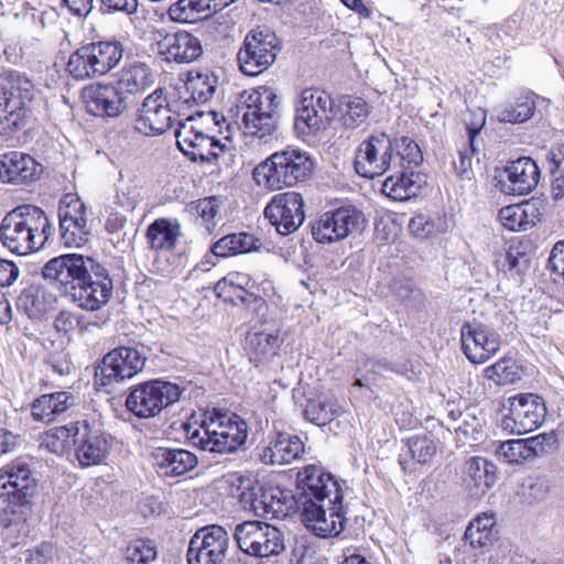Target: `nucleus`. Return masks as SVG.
I'll return each mask as SVG.
<instances>
[{
  "mask_svg": "<svg viewBox=\"0 0 564 564\" xmlns=\"http://www.w3.org/2000/svg\"><path fill=\"white\" fill-rule=\"evenodd\" d=\"M42 275L87 311L101 308L112 296L113 285L107 269L88 257L65 254L54 258L44 265Z\"/></svg>",
  "mask_w": 564,
  "mask_h": 564,
  "instance_id": "obj_1",
  "label": "nucleus"
},
{
  "mask_svg": "<svg viewBox=\"0 0 564 564\" xmlns=\"http://www.w3.org/2000/svg\"><path fill=\"white\" fill-rule=\"evenodd\" d=\"M302 521L315 535L336 536L345 528L343 491L335 477L322 466L302 468L300 477Z\"/></svg>",
  "mask_w": 564,
  "mask_h": 564,
  "instance_id": "obj_2",
  "label": "nucleus"
},
{
  "mask_svg": "<svg viewBox=\"0 0 564 564\" xmlns=\"http://www.w3.org/2000/svg\"><path fill=\"white\" fill-rule=\"evenodd\" d=\"M35 505V462L19 456L0 468V518L9 522L32 520Z\"/></svg>",
  "mask_w": 564,
  "mask_h": 564,
  "instance_id": "obj_3",
  "label": "nucleus"
},
{
  "mask_svg": "<svg viewBox=\"0 0 564 564\" xmlns=\"http://www.w3.org/2000/svg\"><path fill=\"white\" fill-rule=\"evenodd\" d=\"M187 437L193 446L210 453H232L240 447L248 437V424L237 414L208 411L204 414L198 429L191 432Z\"/></svg>",
  "mask_w": 564,
  "mask_h": 564,
  "instance_id": "obj_4",
  "label": "nucleus"
},
{
  "mask_svg": "<svg viewBox=\"0 0 564 564\" xmlns=\"http://www.w3.org/2000/svg\"><path fill=\"white\" fill-rule=\"evenodd\" d=\"M313 161L300 150L286 149L274 152L253 170V178L271 191L290 187L303 182L312 173Z\"/></svg>",
  "mask_w": 564,
  "mask_h": 564,
  "instance_id": "obj_5",
  "label": "nucleus"
},
{
  "mask_svg": "<svg viewBox=\"0 0 564 564\" xmlns=\"http://www.w3.org/2000/svg\"><path fill=\"white\" fill-rule=\"evenodd\" d=\"M278 105L272 88L261 86L241 91L236 99V108L245 133L259 139L271 135L276 129Z\"/></svg>",
  "mask_w": 564,
  "mask_h": 564,
  "instance_id": "obj_6",
  "label": "nucleus"
},
{
  "mask_svg": "<svg viewBox=\"0 0 564 564\" xmlns=\"http://www.w3.org/2000/svg\"><path fill=\"white\" fill-rule=\"evenodd\" d=\"M122 56L123 45L119 41L90 42L69 55L66 69L76 80L90 79L109 73Z\"/></svg>",
  "mask_w": 564,
  "mask_h": 564,
  "instance_id": "obj_7",
  "label": "nucleus"
},
{
  "mask_svg": "<svg viewBox=\"0 0 564 564\" xmlns=\"http://www.w3.org/2000/svg\"><path fill=\"white\" fill-rule=\"evenodd\" d=\"M185 389L162 379L149 380L130 389L126 408L139 419H151L180 401Z\"/></svg>",
  "mask_w": 564,
  "mask_h": 564,
  "instance_id": "obj_8",
  "label": "nucleus"
},
{
  "mask_svg": "<svg viewBox=\"0 0 564 564\" xmlns=\"http://www.w3.org/2000/svg\"><path fill=\"white\" fill-rule=\"evenodd\" d=\"M280 41L275 33L265 28L250 30L237 53L239 69L247 76H258L276 59Z\"/></svg>",
  "mask_w": 564,
  "mask_h": 564,
  "instance_id": "obj_9",
  "label": "nucleus"
},
{
  "mask_svg": "<svg viewBox=\"0 0 564 564\" xmlns=\"http://www.w3.org/2000/svg\"><path fill=\"white\" fill-rule=\"evenodd\" d=\"M234 539L241 552L254 557H269L284 550L283 533L262 521H243L236 525Z\"/></svg>",
  "mask_w": 564,
  "mask_h": 564,
  "instance_id": "obj_10",
  "label": "nucleus"
},
{
  "mask_svg": "<svg viewBox=\"0 0 564 564\" xmlns=\"http://www.w3.org/2000/svg\"><path fill=\"white\" fill-rule=\"evenodd\" d=\"M397 165L393 156V141L386 132L368 135L356 149L354 166L358 175L375 178Z\"/></svg>",
  "mask_w": 564,
  "mask_h": 564,
  "instance_id": "obj_11",
  "label": "nucleus"
},
{
  "mask_svg": "<svg viewBox=\"0 0 564 564\" xmlns=\"http://www.w3.org/2000/svg\"><path fill=\"white\" fill-rule=\"evenodd\" d=\"M177 120L174 102L158 88L142 101L134 120V130L145 137L165 133Z\"/></svg>",
  "mask_w": 564,
  "mask_h": 564,
  "instance_id": "obj_12",
  "label": "nucleus"
},
{
  "mask_svg": "<svg viewBox=\"0 0 564 564\" xmlns=\"http://www.w3.org/2000/svg\"><path fill=\"white\" fill-rule=\"evenodd\" d=\"M333 99L324 90L304 89L296 106L295 129L302 134L326 130L333 121Z\"/></svg>",
  "mask_w": 564,
  "mask_h": 564,
  "instance_id": "obj_13",
  "label": "nucleus"
},
{
  "mask_svg": "<svg viewBox=\"0 0 564 564\" xmlns=\"http://www.w3.org/2000/svg\"><path fill=\"white\" fill-rule=\"evenodd\" d=\"M229 547V534L221 525L199 528L191 538L187 564H224Z\"/></svg>",
  "mask_w": 564,
  "mask_h": 564,
  "instance_id": "obj_14",
  "label": "nucleus"
},
{
  "mask_svg": "<svg viewBox=\"0 0 564 564\" xmlns=\"http://www.w3.org/2000/svg\"><path fill=\"white\" fill-rule=\"evenodd\" d=\"M365 218L361 212L352 206L340 207L326 212L312 225V236L319 243L340 241L355 231L364 228Z\"/></svg>",
  "mask_w": 564,
  "mask_h": 564,
  "instance_id": "obj_15",
  "label": "nucleus"
},
{
  "mask_svg": "<svg viewBox=\"0 0 564 564\" xmlns=\"http://www.w3.org/2000/svg\"><path fill=\"white\" fill-rule=\"evenodd\" d=\"M509 414L501 420L503 431L521 435L536 430L543 423L546 408L540 395L521 393L509 398Z\"/></svg>",
  "mask_w": 564,
  "mask_h": 564,
  "instance_id": "obj_16",
  "label": "nucleus"
},
{
  "mask_svg": "<svg viewBox=\"0 0 564 564\" xmlns=\"http://www.w3.org/2000/svg\"><path fill=\"white\" fill-rule=\"evenodd\" d=\"M147 357L134 347L120 346L106 354L100 366L102 386L122 382L142 371Z\"/></svg>",
  "mask_w": 564,
  "mask_h": 564,
  "instance_id": "obj_17",
  "label": "nucleus"
},
{
  "mask_svg": "<svg viewBox=\"0 0 564 564\" xmlns=\"http://www.w3.org/2000/svg\"><path fill=\"white\" fill-rule=\"evenodd\" d=\"M264 216L280 235L296 231L305 219L302 195L296 192L275 195L264 208Z\"/></svg>",
  "mask_w": 564,
  "mask_h": 564,
  "instance_id": "obj_18",
  "label": "nucleus"
},
{
  "mask_svg": "<svg viewBox=\"0 0 564 564\" xmlns=\"http://www.w3.org/2000/svg\"><path fill=\"white\" fill-rule=\"evenodd\" d=\"M175 138L178 149L193 162H212L227 150L225 143L196 129L191 119L180 124Z\"/></svg>",
  "mask_w": 564,
  "mask_h": 564,
  "instance_id": "obj_19",
  "label": "nucleus"
},
{
  "mask_svg": "<svg viewBox=\"0 0 564 564\" xmlns=\"http://www.w3.org/2000/svg\"><path fill=\"white\" fill-rule=\"evenodd\" d=\"M82 98L88 113L100 118H117L128 109V96L115 84H91L83 88Z\"/></svg>",
  "mask_w": 564,
  "mask_h": 564,
  "instance_id": "obj_20",
  "label": "nucleus"
},
{
  "mask_svg": "<svg viewBox=\"0 0 564 564\" xmlns=\"http://www.w3.org/2000/svg\"><path fill=\"white\" fill-rule=\"evenodd\" d=\"M31 212H35V206L22 205L2 219L0 238L3 246L13 253L25 256L33 251L34 234L25 218Z\"/></svg>",
  "mask_w": 564,
  "mask_h": 564,
  "instance_id": "obj_21",
  "label": "nucleus"
},
{
  "mask_svg": "<svg viewBox=\"0 0 564 564\" xmlns=\"http://www.w3.org/2000/svg\"><path fill=\"white\" fill-rule=\"evenodd\" d=\"M462 348L473 364H484L500 349V336L477 322L465 323L460 329Z\"/></svg>",
  "mask_w": 564,
  "mask_h": 564,
  "instance_id": "obj_22",
  "label": "nucleus"
},
{
  "mask_svg": "<svg viewBox=\"0 0 564 564\" xmlns=\"http://www.w3.org/2000/svg\"><path fill=\"white\" fill-rule=\"evenodd\" d=\"M73 445L76 459L83 468L102 464L110 448L107 436L87 421L75 423Z\"/></svg>",
  "mask_w": 564,
  "mask_h": 564,
  "instance_id": "obj_23",
  "label": "nucleus"
},
{
  "mask_svg": "<svg viewBox=\"0 0 564 564\" xmlns=\"http://www.w3.org/2000/svg\"><path fill=\"white\" fill-rule=\"evenodd\" d=\"M154 45L156 53L167 62L191 63L203 53L199 39L187 31L159 33Z\"/></svg>",
  "mask_w": 564,
  "mask_h": 564,
  "instance_id": "obj_24",
  "label": "nucleus"
},
{
  "mask_svg": "<svg viewBox=\"0 0 564 564\" xmlns=\"http://www.w3.org/2000/svg\"><path fill=\"white\" fill-rule=\"evenodd\" d=\"M59 230L63 242L68 247H80L87 241L89 229L86 209L78 198L66 196L58 209Z\"/></svg>",
  "mask_w": 564,
  "mask_h": 564,
  "instance_id": "obj_25",
  "label": "nucleus"
},
{
  "mask_svg": "<svg viewBox=\"0 0 564 564\" xmlns=\"http://www.w3.org/2000/svg\"><path fill=\"white\" fill-rule=\"evenodd\" d=\"M32 95L28 88L14 86L11 80L0 83V123L3 130L19 129L29 110L26 102L31 101Z\"/></svg>",
  "mask_w": 564,
  "mask_h": 564,
  "instance_id": "obj_26",
  "label": "nucleus"
},
{
  "mask_svg": "<svg viewBox=\"0 0 564 564\" xmlns=\"http://www.w3.org/2000/svg\"><path fill=\"white\" fill-rule=\"evenodd\" d=\"M300 477L302 469L296 475V492L281 487H268L262 490V500L259 502L261 508L257 511L258 517L283 519L295 511L302 510L300 501Z\"/></svg>",
  "mask_w": 564,
  "mask_h": 564,
  "instance_id": "obj_27",
  "label": "nucleus"
},
{
  "mask_svg": "<svg viewBox=\"0 0 564 564\" xmlns=\"http://www.w3.org/2000/svg\"><path fill=\"white\" fill-rule=\"evenodd\" d=\"M496 473V465L487 458L469 457L462 467V486L471 497H481L495 485Z\"/></svg>",
  "mask_w": 564,
  "mask_h": 564,
  "instance_id": "obj_28",
  "label": "nucleus"
},
{
  "mask_svg": "<svg viewBox=\"0 0 564 564\" xmlns=\"http://www.w3.org/2000/svg\"><path fill=\"white\" fill-rule=\"evenodd\" d=\"M151 457L158 474L165 477L183 476L198 464L194 453L180 447H154Z\"/></svg>",
  "mask_w": 564,
  "mask_h": 564,
  "instance_id": "obj_29",
  "label": "nucleus"
},
{
  "mask_svg": "<svg viewBox=\"0 0 564 564\" xmlns=\"http://www.w3.org/2000/svg\"><path fill=\"white\" fill-rule=\"evenodd\" d=\"M542 209L536 199L508 205L499 210V220L510 231L528 230L542 220Z\"/></svg>",
  "mask_w": 564,
  "mask_h": 564,
  "instance_id": "obj_30",
  "label": "nucleus"
},
{
  "mask_svg": "<svg viewBox=\"0 0 564 564\" xmlns=\"http://www.w3.org/2000/svg\"><path fill=\"white\" fill-rule=\"evenodd\" d=\"M304 453V444L297 435L278 433L262 447L260 459L265 465L290 464Z\"/></svg>",
  "mask_w": 564,
  "mask_h": 564,
  "instance_id": "obj_31",
  "label": "nucleus"
},
{
  "mask_svg": "<svg viewBox=\"0 0 564 564\" xmlns=\"http://www.w3.org/2000/svg\"><path fill=\"white\" fill-rule=\"evenodd\" d=\"M505 172L508 180L507 188L512 194L531 193L540 180V170L535 161L528 156L511 161Z\"/></svg>",
  "mask_w": 564,
  "mask_h": 564,
  "instance_id": "obj_32",
  "label": "nucleus"
},
{
  "mask_svg": "<svg viewBox=\"0 0 564 564\" xmlns=\"http://www.w3.org/2000/svg\"><path fill=\"white\" fill-rule=\"evenodd\" d=\"M248 283L249 278L246 274L231 272L215 284L214 291L218 297L236 306H249L252 303L262 305L264 301L261 297L246 290Z\"/></svg>",
  "mask_w": 564,
  "mask_h": 564,
  "instance_id": "obj_33",
  "label": "nucleus"
},
{
  "mask_svg": "<svg viewBox=\"0 0 564 564\" xmlns=\"http://www.w3.org/2000/svg\"><path fill=\"white\" fill-rule=\"evenodd\" d=\"M424 185H426L424 174L413 170H404L386 178L382 184V192L394 200H408L416 197Z\"/></svg>",
  "mask_w": 564,
  "mask_h": 564,
  "instance_id": "obj_34",
  "label": "nucleus"
},
{
  "mask_svg": "<svg viewBox=\"0 0 564 564\" xmlns=\"http://www.w3.org/2000/svg\"><path fill=\"white\" fill-rule=\"evenodd\" d=\"M35 159L23 152H10L0 161V180L7 183L25 184L33 181Z\"/></svg>",
  "mask_w": 564,
  "mask_h": 564,
  "instance_id": "obj_35",
  "label": "nucleus"
},
{
  "mask_svg": "<svg viewBox=\"0 0 564 564\" xmlns=\"http://www.w3.org/2000/svg\"><path fill=\"white\" fill-rule=\"evenodd\" d=\"M147 239L153 250H172L181 236V225L175 219H155L147 229Z\"/></svg>",
  "mask_w": 564,
  "mask_h": 564,
  "instance_id": "obj_36",
  "label": "nucleus"
},
{
  "mask_svg": "<svg viewBox=\"0 0 564 564\" xmlns=\"http://www.w3.org/2000/svg\"><path fill=\"white\" fill-rule=\"evenodd\" d=\"M217 88V77L209 72L189 74L185 83V93L188 96H183L184 102L191 104H206L208 102Z\"/></svg>",
  "mask_w": 564,
  "mask_h": 564,
  "instance_id": "obj_37",
  "label": "nucleus"
},
{
  "mask_svg": "<svg viewBox=\"0 0 564 564\" xmlns=\"http://www.w3.org/2000/svg\"><path fill=\"white\" fill-rule=\"evenodd\" d=\"M541 445L539 436L524 440H510L499 444L496 456L507 464H521L536 455V447Z\"/></svg>",
  "mask_w": 564,
  "mask_h": 564,
  "instance_id": "obj_38",
  "label": "nucleus"
},
{
  "mask_svg": "<svg viewBox=\"0 0 564 564\" xmlns=\"http://www.w3.org/2000/svg\"><path fill=\"white\" fill-rule=\"evenodd\" d=\"M152 83V73L149 66L134 62L122 69L120 78L115 85L129 97V95L143 91Z\"/></svg>",
  "mask_w": 564,
  "mask_h": 564,
  "instance_id": "obj_39",
  "label": "nucleus"
},
{
  "mask_svg": "<svg viewBox=\"0 0 564 564\" xmlns=\"http://www.w3.org/2000/svg\"><path fill=\"white\" fill-rule=\"evenodd\" d=\"M74 404V397L65 391L42 394L37 398V421L51 422Z\"/></svg>",
  "mask_w": 564,
  "mask_h": 564,
  "instance_id": "obj_40",
  "label": "nucleus"
},
{
  "mask_svg": "<svg viewBox=\"0 0 564 564\" xmlns=\"http://www.w3.org/2000/svg\"><path fill=\"white\" fill-rule=\"evenodd\" d=\"M259 240L247 232L227 235L213 245L212 251L217 257L246 253L258 248Z\"/></svg>",
  "mask_w": 564,
  "mask_h": 564,
  "instance_id": "obj_41",
  "label": "nucleus"
},
{
  "mask_svg": "<svg viewBox=\"0 0 564 564\" xmlns=\"http://www.w3.org/2000/svg\"><path fill=\"white\" fill-rule=\"evenodd\" d=\"M495 524V517L491 513L476 516L466 528L464 535L466 542L474 549L487 546L492 540Z\"/></svg>",
  "mask_w": 564,
  "mask_h": 564,
  "instance_id": "obj_42",
  "label": "nucleus"
},
{
  "mask_svg": "<svg viewBox=\"0 0 564 564\" xmlns=\"http://www.w3.org/2000/svg\"><path fill=\"white\" fill-rule=\"evenodd\" d=\"M535 110V97L533 94L522 95L511 104L497 110V118L501 122L520 123L529 120Z\"/></svg>",
  "mask_w": 564,
  "mask_h": 564,
  "instance_id": "obj_43",
  "label": "nucleus"
},
{
  "mask_svg": "<svg viewBox=\"0 0 564 564\" xmlns=\"http://www.w3.org/2000/svg\"><path fill=\"white\" fill-rule=\"evenodd\" d=\"M339 112L343 124L355 129L366 122L371 106L361 97H344L339 102Z\"/></svg>",
  "mask_w": 564,
  "mask_h": 564,
  "instance_id": "obj_44",
  "label": "nucleus"
},
{
  "mask_svg": "<svg viewBox=\"0 0 564 564\" xmlns=\"http://www.w3.org/2000/svg\"><path fill=\"white\" fill-rule=\"evenodd\" d=\"M250 360L257 365L270 360L281 345L278 334L256 333L249 336Z\"/></svg>",
  "mask_w": 564,
  "mask_h": 564,
  "instance_id": "obj_45",
  "label": "nucleus"
},
{
  "mask_svg": "<svg viewBox=\"0 0 564 564\" xmlns=\"http://www.w3.org/2000/svg\"><path fill=\"white\" fill-rule=\"evenodd\" d=\"M481 127L468 129V143L458 150V159L453 161L456 174L462 180H471L473 160L478 153L477 137Z\"/></svg>",
  "mask_w": 564,
  "mask_h": 564,
  "instance_id": "obj_46",
  "label": "nucleus"
},
{
  "mask_svg": "<svg viewBox=\"0 0 564 564\" xmlns=\"http://www.w3.org/2000/svg\"><path fill=\"white\" fill-rule=\"evenodd\" d=\"M304 414L312 423L323 426L330 423L339 414V406L335 401L321 397L307 402Z\"/></svg>",
  "mask_w": 564,
  "mask_h": 564,
  "instance_id": "obj_47",
  "label": "nucleus"
},
{
  "mask_svg": "<svg viewBox=\"0 0 564 564\" xmlns=\"http://www.w3.org/2000/svg\"><path fill=\"white\" fill-rule=\"evenodd\" d=\"M485 377L497 386H507L521 379V370L513 359L501 358L485 369Z\"/></svg>",
  "mask_w": 564,
  "mask_h": 564,
  "instance_id": "obj_48",
  "label": "nucleus"
},
{
  "mask_svg": "<svg viewBox=\"0 0 564 564\" xmlns=\"http://www.w3.org/2000/svg\"><path fill=\"white\" fill-rule=\"evenodd\" d=\"M74 431L75 424L51 429L41 437L40 447L47 448L51 453L62 455L69 446L70 441L74 444Z\"/></svg>",
  "mask_w": 564,
  "mask_h": 564,
  "instance_id": "obj_49",
  "label": "nucleus"
},
{
  "mask_svg": "<svg viewBox=\"0 0 564 564\" xmlns=\"http://www.w3.org/2000/svg\"><path fill=\"white\" fill-rule=\"evenodd\" d=\"M546 159L552 176V195L555 199H561L564 197V143L552 149Z\"/></svg>",
  "mask_w": 564,
  "mask_h": 564,
  "instance_id": "obj_50",
  "label": "nucleus"
},
{
  "mask_svg": "<svg viewBox=\"0 0 564 564\" xmlns=\"http://www.w3.org/2000/svg\"><path fill=\"white\" fill-rule=\"evenodd\" d=\"M393 141V150L403 170H413L423 162V153L419 144L409 137H401Z\"/></svg>",
  "mask_w": 564,
  "mask_h": 564,
  "instance_id": "obj_51",
  "label": "nucleus"
},
{
  "mask_svg": "<svg viewBox=\"0 0 564 564\" xmlns=\"http://www.w3.org/2000/svg\"><path fill=\"white\" fill-rule=\"evenodd\" d=\"M236 497L243 510L252 511L257 516V511L261 508L259 502L262 500V487L254 485L251 479L240 477L238 479Z\"/></svg>",
  "mask_w": 564,
  "mask_h": 564,
  "instance_id": "obj_52",
  "label": "nucleus"
},
{
  "mask_svg": "<svg viewBox=\"0 0 564 564\" xmlns=\"http://www.w3.org/2000/svg\"><path fill=\"white\" fill-rule=\"evenodd\" d=\"M171 20L180 23H191L197 20L199 14L208 17L202 0H177L169 9Z\"/></svg>",
  "mask_w": 564,
  "mask_h": 564,
  "instance_id": "obj_53",
  "label": "nucleus"
},
{
  "mask_svg": "<svg viewBox=\"0 0 564 564\" xmlns=\"http://www.w3.org/2000/svg\"><path fill=\"white\" fill-rule=\"evenodd\" d=\"M408 454L419 464H427L436 453V444L427 435H415L408 440Z\"/></svg>",
  "mask_w": 564,
  "mask_h": 564,
  "instance_id": "obj_54",
  "label": "nucleus"
},
{
  "mask_svg": "<svg viewBox=\"0 0 564 564\" xmlns=\"http://www.w3.org/2000/svg\"><path fill=\"white\" fill-rule=\"evenodd\" d=\"M156 546L151 540H134L126 550V558L133 564H148L156 560Z\"/></svg>",
  "mask_w": 564,
  "mask_h": 564,
  "instance_id": "obj_55",
  "label": "nucleus"
},
{
  "mask_svg": "<svg viewBox=\"0 0 564 564\" xmlns=\"http://www.w3.org/2000/svg\"><path fill=\"white\" fill-rule=\"evenodd\" d=\"M187 209L191 214L200 217L206 229L210 231L219 213V204L216 197L210 196L192 202Z\"/></svg>",
  "mask_w": 564,
  "mask_h": 564,
  "instance_id": "obj_56",
  "label": "nucleus"
},
{
  "mask_svg": "<svg viewBox=\"0 0 564 564\" xmlns=\"http://www.w3.org/2000/svg\"><path fill=\"white\" fill-rule=\"evenodd\" d=\"M390 290L400 302L416 300L421 294L420 290L408 279H394L390 284Z\"/></svg>",
  "mask_w": 564,
  "mask_h": 564,
  "instance_id": "obj_57",
  "label": "nucleus"
},
{
  "mask_svg": "<svg viewBox=\"0 0 564 564\" xmlns=\"http://www.w3.org/2000/svg\"><path fill=\"white\" fill-rule=\"evenodd\" d=\"M101 8L108 13L122 12L127 15L138 11V0H99Z\"/></svg>",
  "mask_w": 564,
  "mask_h": 564,
  "instance_id": "obj_58",
  "label": "nucleus"
},
{
  "mask_svg": "<svg viewBox=\"0 0 564 564\" xmlns=\"http://www.w3.org/2000/svg\"><path fill=\"white\" fill-rule=\"evenodd\" d=\"M549 262L553 272L564 279V239L554 245Z\"/></svg>",
  "mask_w": 564,
  "mask_h": 564,
  "instance_id": "obj_59",
  "label": "nucleus"
},
{
  "mask_svg": "<svg viewBox=\"0 0 564 564\" xmlns=\"http://www.w3.org/2000/svg\"><path fill=\"white\" fill-rule=\"evenodd\" d=\"M18 276V267L12 261L0 258V286L11 285Z\"/></svg>",
  "mask_w": 564,
  "mask_h": 564,
  "instance_id": "obj_60",
  "label": "nucleus"
},
{
  "mask_svg": "<svg viewBox=\"0 0 564 564\" xmlns=\"http://www.w3.org/2000/svg\"><path fill=\"white\" fill-rule=\"evenodd\" d=\"M21 444V437L6 429H0V456L13 452Z\"/></svg>",
  "mask_w": 564,
  "mask_h": 564,
  "instance_id": "obj_61",
  "label": "nucleus"
},
{
  "mask_svg": "<svg viewBox=\"0 0 564 564\" xmlns=\"http://www.w3.org/2000/svg\"><path fill=\"white\" fill-rule=\"evenodd\" d=\"M525 262V254L518 249H510L506 253L503 268L510 272L520 273L523 263Z\"/></svg>",
  "mask_w": 564,
  "mask_h": 564,
  "instance_id": "obj_62",
  "label": "nucleus"
},
{
  "mask_svg": "<svg viewBox=\"0 0 564 564\" xmlns=\"http://www.w3.org/2000/svg\"><path fill=\"white\" fill-rule=\"evenodd\" d=\"M18 308L22 310L30 319L35 316V294L32 290H24L18 297Z\"/></svg>",
  "mask_w": 564,
  "mask_h": 564,
  "instance_id": "obj_63",
  "label": "nucleus"
},
{
  "mask_svg": "<svg viewBox=\"0 0 564 564\" xmlns=\"http://www.w3.org/2000/svg\"><path fill=\"white\" fill-rule=\"evenodd\" d=\"M78 323L76 316L68 312H62L54 321L55 328L58 333L67 334L73 330Z\"/></svg>",
  "mask_w": 564,
  "mask_h": 564,
  "instance_id": "obj_64",
  "label": "nucleus"
}]
</instances>
